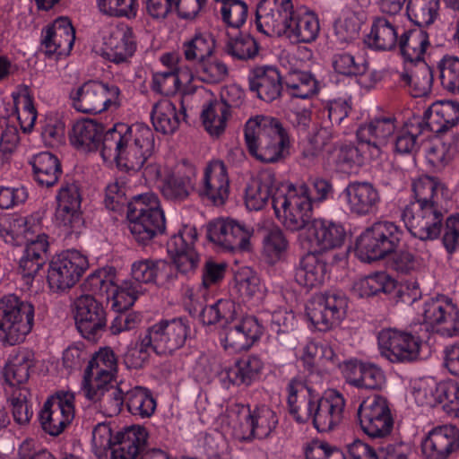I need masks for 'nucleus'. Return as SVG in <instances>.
Masks as SVG:
<instances>
[{
  "label": "nucleus",
  "instance_id": "nucleus-1",
  "mask_svg": "<svg viewBox=\"0 0 459 459\" xmlns=\"http://www.w3.org/2000/svg\"><path fill=\"white\" fill-rule=\"evenodd\" d=\"M290 412L298 422L312 420L316 430H333L344 419L345 400L334 389L320 396L300 377L291 378L287 385Z\"/></svg>",
  "mask_w": 459,
  "mask_h": 459
},
{
  "label": "nucleus",
  "instance_id": "nucleus-2",
  "mask_svg": "<svg viewBox=\"0 0 459 459\" xmlns=\"http://www.w3.org/2000/svg\"><path fill=\"white\" fill-rule=\"evenodd\" d=\"M101 157L126 171L137 172L154 152L152 130L143 123H117L106 131Z\"/></svg>",
  "mask_w": 459,
  "mask_h": 459
},
{
  "label": "nucleus",
  "instance_id": "nucleus-3",
  "mask_svg": "<svg viewBox=\"0 0 459 459\" xmlns=\"http://www.w3.org/2000/svg\"><path fill=\"white\" fill-rule=\"evenodd\" d=\"M244 134L249 153L262 162H279L289 154L290 138L277 118L265 116L250 118Z\"/></svg>",
  "mask_w": 459,
  "mask_h": 459
},
{
  "label": "nucleus",
  "instance_id": "nucleus-4",
  "mask_svg": "<svg viewBox=\"0 0 459 459\" xmlns=\"http://www.w3.org/2000/svg\"><path fill=\"white\" fill-rule=\"evenodd\" d=\"M128 229L134 238L142 245L148 244L166 229L164 212L154 194L133 197L127 211Z\"/></svg>",
  "mask_w": 459,
  "mask_h": 459
},
{
  "label": "nucleus",
  "instance_id": "nucleus-5",
  "mask_svg": "<svg viewBox=\"0 0 459 459\" xmlns=\"http://www.w3.org/2000/svg\"><path fill=\"white\" fill-rule=\"evenodd\" d=\"M273 208L279 221L289 230L304 229L312 218L313 206L307 184L287 185L276 192Z\"/></svg>",
  "mask_w": 459,
  "mask_h": 459
},
{
  "label": "nucleus",
  "instance_id": "nucleus-6",
  "mask_svg": "<svg viewBox=\"0 0 459 459\" xmlns=\"http://www.w3.org/2000/svg\"><path fill=\"white\" fill-rule=\"evenodd\" d=\"M403 230L393 221H379L367 228L356 240L359 257L370 263L392 254L399 247Z\"/></svg>",
  "mask_w": 459,
  "mask_h": 459
},
{
  "label": "nucleus",
  "instance_id": "nucleus-7",
  "mask_svg": "<svg viewBox=\"0 0 459 459\" xmlns=\"http://www.w3.org/2000/svg\"><path fill=\"white\" fill-rule=\"evenodd\" d=\"M35 307L15 294L0 299V332L11 345L22 342L34 325Z\"/></svg>",
  "mask_w": 459,
  "mask_h": 459
},
{
  "label": "nucleus",
  "instance_id": "nucleus-8",
  "mask_svg": "<svg viewBox=\"0 0 459 459\" xmlns=\"http://www.w3.org/2000/svg\"><path fill=\"white\" fill-rule=\"evenodd\" d=\"M120 89L113 83L90 80L69 93L72 106L79 112L100 114L120 106Z\"/></svg>",
  "mask_w": 459,
  "mask_h": 459
},
{
  "label": "nucleus",
  "instance_id": "nucleus-9",
  "mask_svg": "<svg viewBox=\"0 0 459 459\" xmlns=\"http://www.w3.org/2000/svg\"><path fill=\"white\" fill-rule=\"evenodd\" d=\"M92 450L99 458L135 459L145 449L148 432H91Z\"/></svg>",
  "mask_w": 459,
  "mask_h": 459
},
{
  "label": "nucleus",
  "instance_id": "nucleus-10",
  "mask_svg": "<svg viewBox=\"0 0 459 459\" xmlns=\"http://www.w3.org/2000/svg\"><path fill=\"white\" fill-rule=\"evenodd\" d=\"M192 333V322L187 316L161 319L146 331L148 342L159 355L172 354L182 348Z\"/></svg>",
  "mask_w": 459,
  "mask_h": 459
},
{
  "label": "nucleus",
  "instance_id": "nucleus-11",
  "mask_svg": "<svg viewBox=\"0 0 459 459\" xmlns=\"http://www.w3.org/2000/svg\"><path fill=\"white\" fill-rule=\"evenodd\" d=\"M89 267L85 255L75 249H68L55 255L49 263L47 281L54 292H64L81 279Z\"/></svg>",
  "mask_w": 459,
  "mask_h": 459
},
{
  "label": "nucleus",
  "instance_id": "nucleus-12",
  "mask_svg": "<svg viewBox=\"0 0 459 459\" xmlns=\"http://www.w3.org/2000/svg\"><path fill=\"white\" fill-rule=\"evenodd\" d=\"M348 299L342 291L330 290L313 298L307 307V314L319 331H327L345 317Z\"/></svg>",
  "mask_w": 459,
  "mask_h": 459
},
{
  "label": "nucleus",
  "instance_id": "nucleus-13",
  "mask_svg": "<svg viewBox=\"0 0 459 459\" xmlns=\"http://www.w3.org/2000/svg\"><path fill=\"white\" fill-rule=\"evenodd\" d=\"M422 316L425 324L442 337L459 335V307L444 295L429 299L423 304Z\"/></svg>",
  "mask_w": 459,
  "mask_h": 459
},
{
  "label": "nucleus",
  "instance_id": "nucleus-14",
  "mask_svg": "<svg viewBox=\"0 0 459 459\" xmlns=\"http://www.w3.org/2000/svg\"><path fill=\"white\" fill-rule=\"evenodd\" d=\"M444 213V205L406 206L401 217L413 237L426 241L439 237Z\"/></svg>",
  "mask_w": 459,
  "mask_h": 459
},
{
  "label": "nucleus",
  "instance_id": "nucleus-15",
  "mask_svg": "<svg viewBox=\"0 0 459 459\" xmlns=\"http://www.w3.org/2000/svg\"><path fill=\"white\" fill-rule=\"evenodd\" d=\"M377 341L383 357L393 363H403L418 359L423 337L389 328L378 333Z\"/></svg>",
  "mask_w": 459,
  "mask_h": 459
},
{
  "label": "nucleus",
  "instance_id": "nucleus-16",
  "mask_svg": "<svg viewBox=\"0 0 459 459\" xmlns=\"http://www.w3.org/2000/svg\"><path fill=\"white\" fill-rule=\"evenodd\" d=\"M196 239V229L186 225L167 243L168 252L172 257L177 272L186 279L195 273L201 261L194 247Z\"/></svg>",
  "mask_w": 459,
  "mask_h": 459
},
{
  "label": "nucleus",
  "instance_id": "nucleus-17",
  "mask_svg": "<svg viewBox=\"0 0 459 459\" xmlns=\"http://www.w3.org/2000/svg\"><path fill=\"white\" fill-rule=\"evenodd\" d=\"M253 229L233 219H218L209 223L207 238L228 251H248Z\"/></svg>",
  "mask_w": 459,
  "mask_h": 459
},
{
  "label": "nucleus",
  "instance_id": "nucleus-18",
  "mask_svg": "<svg viewBox=\"0 0 459 459\" xmlns=\"http://www.w3.org/2000/svg\"><path fill=\"white\" fill-rule=\"evenodd\" d=\"M75 325L82 336L95 341L107 325V314L102 302L93 295L78 297L74 303Z\"/></svg>",
  "mask_w": 459,
  "mask_h": 459
},
{
  "label": "nucleus",
  "instance_id": "nucleus-19",
  "mask_svg": "<svg viewBox=\"0 0 459 459\" xmlns=\"http://www.w3.org/2000/svg\"><path fill=\"white\" fill-rule=\"evenodd\" d=\"M292 13L291 0H261L255 13L257 30L265 35L283 36Z\"/></svg>",
  "mask_w": 459,
  "mask_h": 459
},
{
  "label": "nucleus",
  "instance_id": "nucleus-20",
  "mask_svg": "<svg viewBox=\"0 0 459 459\" xmlns=\"http://www.w3.org/2000/svg\"><path fill=\"white\" fill-rule=\"evenodd\" d=\"M56 222L67 230L78 231L83 224L81 212L82 195L79 186L74 182L63 183L56 194Z\"/></svg>",
  "mask_w": 459,
  "mask_h": 459
},
{
  "label": "nucleus",
  "instance_id": "nucleus-21",
  "mask_svg": "<svg viewBox=\"0 0 459 459\" xmlns=\"http://www.w3.org/2000/svg\"><path fill=\"white\" fill-rule=\"evenodd\" d=\"M348 211L357 217L376 214L381 204L378 189L368 181H351L341 194Z\"/></svg>",
  "mask_w": 459,
  "mask_h": 459
},
{
  "label": "nucleus",
  "instance_id": "nucleus-22",
  "mask_svg": "<svg viewBox=\"0 0 459 459\" xmlns=\"http://www.w3.org/2000/svg\"><path fill=\"white\" fill-rule=\"evenodd\" d=\"M74 395L57 393L50 396L39 413L42 430H65L74 418Z\"/></svg>",
  "mask_w": 459,
  "mask_h": 459
},
{
  "label": "nucleus",
  "instance_id": "nucleus-23",
  "mask_svg": "<svg viewBox=\"0 0 459 459\" xmlns=\"http://www.w3.org/2000/svg\"><path fill=\"white\" fill-rule=\"evenodd\" d=\"M195 168L184 161L168 174L160 186L162 196L173 203L186 201L195 189Z\"/></svg>",
  "mask_w": 459,
  "mask_h": 459
},
{
  "label": "nucleus",
  "instance_id": "nucleus-24",
  "mask_svg": "<svg viewBox=\"0 0 459 459\" xmlns=\"http://www.w3.org/2000/svg\"><path fill=\"white\" fill-rule=\"evenodd\" d=\"M135 49L133 30L127 24L111 26L103 37L102 56L115 64L127 62Z\"/></svg>",
  "mask_w": 459,
  "mask_h": 459
},
{
  "label": "nucleus",
  "instance_id": "nucleus-25",
  "mask_svg": "<svg viewBox=\"0 0 459 459\" xmlns=\"http://www.w3.org/2000/svg\"><path fill=\"white\" fill-rule=\"evenodd\" d=\"M75 40V30L66 17L57 18L41 31L40 49L48 56L70 53Z\"/></svg>",
  "mask_w": 459,
  "mask_h": 459
},
{
  "label": "nucleus",
  "instance_id": "nucleus-26",
  "mask_svg": "<svg viewBox=\"0 0 459 459\" xmlns=\"http://www.w3.org/2000/svg\"><path fill=\"white\" fill-rule=\"evenodd\" d=\"M198 193L202 199L214 205L225 204L230 195V179L221 160H212L207 165Z\"/></svg>",
  "mask_w": 459,
  "mask_h": 459
},
{
  "label": "nucleus",
  "instance_id": "nucleus-27",
  "mask_svg": "<svg viewBox=\"0 0 459 459\" xmlns=\"http://www.w3.org/2000/svg\"><path fill=\"white\" fill-rule=\"evenodd\" d=\"M396 129V118L394 116H379L371 119L368 123L360 125L357 129L358 141L367 143L369 147V157L377 159L380 157L382 148L387 139L393 135Z\"/></svg>",
  "mask_w": 459,
  "mask_h": 459
},
{
  "label": "nucleus",
  "instance_id": "nucleus-28",
  "mask_svg": "<svg viewBox=\"0 0 459 459\" xmlns=\"http://www.w3.org/2000/svg\"><path fill=\"white\" fill-rule=\"evenodd\" d=\"M342 372L348 384L360 389L377 391L385 383L383 370L371 362L346 360L342 362Z\"/></svg>",
  "mask_w": 459,
  "mask_h": 459
},
{
  "label": "nucleus",
  "instance_id": "nucleus-29",
  "mask_svg": "<svg viewBox=\"0 0 459 459\" xmlns=\"http://www.w3.org/2000/svg\"><path fill=\"white\" fill-rule=\"evenodd\" d=\"M249 90L260 100L271 103L284 91L283 78L275 66L255 67L248 75Z\"/></svg>",
  "mask_w": 459,
  "mask_h": 459
},
{
  "label": "nucleus",
  "instance_id": "nucleus-30",
  "mask_svg": "<svg viewBox=\"0 0 459 459\" xmlns=\"http://www.w3.org/2000/svg\"><path fill=\"white\" fill-rule=\"evenodd\" d=\"M117 368V359L109 347L100 349L85 369L82 389L91 387L99 388L100 385H109L113 380Z\"/></svg>",
  "mask_w": 459,
  "mask_h": 459
},
{
  "label": "nucleus",
  "instance_id": "nucleus-31",
  "mask_svg": "<svg viewBox=\"0 0 459 459\" xmlns=\"http://www.w3.org/2000/svg\"><path fill=\"white\" fill-rule=\"evenodd\" d=\"M361 430H391L394 420L386 401L374 394L363 400L358 409Z\"/></svg>",
  "mask_w": 459,
  "mask_h": 459
},
{
  "label": "nucleus",
  "instance_id": "nucleus-32",
  "mask_svg": "<svg viewBox=\"0 0 459 459\" xmlns=\"http://www.w3.org/2000/svg\"><path fill=\"white\" fill-rule=\"evenodd\" d=\"M105 136L103 125L90 118L76 121L69 133L71 144L82 152L99 151L101 154Z\"/></svg>",
  "mask_w": 459,
  "mask_h": 459
},
{
  "label": "nucleus",
  "instance_id": "nucleus-33",
  "mask_svg": "<svg viewBox=\"0 0 459 459\" xmlns=\"http://www.w3.org/2000/svg\"><path fill=\"white\" fill-rule=\"evenodd\" d=\"M345 236V230L342 224L325 219L312 221L308 229L311 247L319 254L340 247Z\"/></svg>",
  "mask_w": 459,
  "mask_h": 459
},
{
  "label": "nucleus",
  "instance_id": "nucleus-34",
  "mask_svg": "<svg viewBox=\"0 0 459 459\" xmlns=\"http://www.w3.org/2000/svg\"><path fill=\"white\" fill-rule=\"evenodd\" d=\"M327 275V264L322 255L312 250L303 255L295 268L294 279L303 287L321 286Z\"/></svg>",
  "mask_w": 459,
  "mask_h": 459
},
{
  "label": "nucleus",
  "instance_id": "nucleus-35",
  "mask_svg": "<svg viewBox=\"0 0 459 459\" xmlns=\"http://www.w3.org/2000/svg\"><path fill=\"white\" fill-rule=\"evenodd\" d=\"M48 241L46 234H39L35 240L26 244L22 256L19 261V273L27 284L45 264L48 258Z\"/></svg>",
  "mask_w": 459,
  "mask_h": 459
},
{
  "label": "nucleus",
  "instance_id": "nucleus-36",
  "mask_svg": "<svg viewBox=\"0 0 459 459\" xmlns=\"http://www.w3.org/2000/svg\"><path fill=\"white\" fill-rule=\"evenodd\" d=\"M425 129L435 133H444L459 123V103L439 101L433 103L421 117Z\"/></svg>",
  "mask_w": 459,
  "mask_h": 459
},
{
  "label": "nucleus",
  "instance_id": "nucleus-37",
  "mask_svg": "<svg viewBox=\"0 0 459 459\" xmlns=\"http://www.w3.org/2000/svg\"><path fill=\"white\" fill-rule=\"evenodd\" d=\"M284 185L281 184L272 170L262 171L255 186L247 191L246 205L247 209L258 211L264 208L268 201L273 204L276 192L283 190Z\"/></svg>",
  "mask_w": 459,
  "mask_h": 459
},
{
  "label": "nucleus",
  "instance_id": "nucleus-38",
  "mask_svg": "<svg viewBox=\"0 0 459 459\" xmlns=\"http://www.w3.org/2000/svg\"><path fill=\"white\" fill-rule=\"evenodd\" d=\"M399 36L394 22L387 17H374L369 33L365 39L367 46L377 51H391L397 47Z\"/></svg>",
  "mask_w": 459,
  "mask_h": 459
},
{
  "label": "nucleus",
  "instance_id": "nucleus-39",
  "mask_svg": "<svg viewBox=\"0 0 459 459\" xmlns=\"http://www.w3.org/2000/svg\"><path fill=\"white\" fill-rule=\"evenodd\" d=\"M415 202L407 206L444 205L447 189L436 178L422 176L412 183Z\"/></svg>",
  "mask_w": 459,
  "mask_h": 459
},
{
  "label": "nucleus",
  "instance_id": "nucleus-40",
  "mask_svg": "<svg viewBox=\"0 0 459 459\" xmlns=\"http://www.w3.org/2000/svg\"><path fill=\"white\" fill-rule=\"evenodd\" d=\"M180 105H182V101H180ZM185 117L184 107L181 106L178 110L176 104L169 100L157 102L151 112V119L155 130L164 134L175 133Z\"/></svg>",
  "mask_w": 459,
  "mask_h": 459
},
{
  "label": "nucleus",
  "instance_id": "nucleus-41",
  "mask_svg": "<svg viewBox=\"0 0 459 459\" xmlns=\"http://www.w3.org/2000/svg\"><path fill=\"white\" fill-rule=\"evenodd\" d=\"M459 449V432H429L421 442L426 459H446Z\"/></svg>",
  "mask_w": 459,
  "mask_h": 459
},
{
  "label": "nucleus",
  "instance_id": "nucleus-42",
  "mask_svg": "<svg viewBox=\"0 0 459 459\" xmlns=\"http://www.w3.org/2000/svg\"><path fill=\"white\" fill-rule=\"evenodd\" d=\"M29 164L32 168L34 180L42 186H53L62 174L59 160L48 152L35 154L30 158Z\"/></svg>",
  "mask_w": 459,
  "mask_h": 459
},
{
  "label": "nucleus",
  "instance_id": "nucleus-43",
  "mask_svg": "<svg viewBox=\"0 0 459 459\" xmlns=\"http://www.w3.org/2000/svg\"><path fill=\"white\" fill-rule=\"evenodd\" d=\"M229 417H237L239 420V428L250 430L256 429L273 430L278 423L276 413L266 405L255 407L253 411L249 407L242 406L238 412L231 411Z\"/></svg>",
  "mask_w": 459,
  "mask_h": 459
},
{
  "label": "nucleus",
  "instance_id": "nucleus-44",
  "mask_svg": "<svg viewBox=\"0 0 459 459\" xmlns=\"http://www.w3.org/2000/svg\"><path fill=\"white\" fill-rule=\"evenodd\" d=\"M33 353L26 349L14 351L5 364L4 377L11 387H22L30 377L33 366Z\"/></svg>",
  "mask_w": 459,
  "mask_h": 459
},
{
  "label": "nucleus",
  "instance_id": "nucleus-45",
  "mask_svg": "<svg viewBox=\"0 0 459 459\" xmlns=\"http://www.w3.org/2000/svg\"><path fill=\"white\" fill-rule=\"evenodd\" d=\"M397 46L405 62H423V56L429 46V34L421 28L405 30L399 37Z\"/></svg>",
  "mask_w": 459,
  "mask_h": 459
},
{
  "label": "nucleus",
  "instance_id": "nucleus-46",
  "mask_svg": "<svg viewBox=\"0 0 459 459\" xmlns=\"http://www.w3.org/2000/svg\"><path fill=\"white\" fill-rule=\"evenodd\" d=\"M284 91L290 98L307 100L319 91L318 82L310 72L293 69L283 77Z\"/></svg>",
  "mask_w": 459,
  "mask_h": 459
},
{
  "label": "nucleus",
  "instance_id": "nucleus-47",
  "mask_svg": "<svg viewBox=\"0 0 459 459\" xmlns=\"http://www.w3.org/2000/svg\"><path fill=\"white\" fill-rule=\"evenodd\" d=\"M126 385H100L99 388L88 387L82 389L84 395L94 403L100 401L109 414H118L124 404L126 405Z\"/></svg>",
  "mask_w": 459,
  "mask_h": 459
},
{
  "label": "nucleus",
  "instance_id": "nucleus-48",
  "mask_svg": "<svg viewBox=\"0 0 459 459\" xmlns=\"http://www.w3.org/2000/svg\"><path fill=\"white\" fill-rule=\"evenodd\" d=\"M288 24L290 26L283 35L295 42L310 43L316 40L320 30L318 19L312 13L293 11Z\"/></svg>",
  "mask_w": 459,
  "mask_h": 459
},
{
  "label": "nucleus",
  "instance_id": "nucleus-49",
  "mask_svg": "<svg viewBox=\"0 0 459 459\" xmlns=\"http://www.w3.org/2000/svg\"><path fill=\"white\" fill-rule=\"evenodd\" d=\"M263 369V362L257 356H249L235 366L221 372V379L235 385H250L255 381Z\"/></svg>",
  "mask_w": 459,
  "mask_h": 459
},
{
  "label": "nucleus",
  "instance_id": "nucleus-50",
  "mask_svg": "<svg viewBox=\"0 0 459 459\" xmlns=\"http://www.w3.org/2000/svg\"><path fill=\"white\" fill-rule=\"evenodd\" d=\"M425 130L420 117H413L398 131L394 141V151L403 155H414L420 149L419 137Z\"/></svg>",
  "mask_w": 459,
  "mask_h": 459
},
{
  "label": "nucleus",
  "instance_id": "nucleus-51",
  "mask_svg": "<svg viewBox=\"0 0 459 459\" xmlns=\"http://www.w3.org/2000/svg\"><path fill=\"white\" fill-rule=\"evenodd\" d=\"M412 70H405L400 74V82L408 86L414 98L428 95L432 87L433 70L427 63H416Z\"/></svg>",
  "mask_w": 459,
  "mask_h": 459
},
{
  "label": "nucleus",
  "instance_id": "nucleus-52",
  "mask_svg": "<svg viewBox=\"0 0 459 459\" xmlns=\"http://www.w3.org/2000/svg\"><path fill=\"white\" fill-rule=\"evenodd\" d=\"M193 79V74L187 69L169 68L153 74L152 89L162 95H171L178 91L181 84L190 83Z\"/></svg>",
  "mask_w": 459,
  "mask_h": 459
},
{
  "label": "nucleus",
  "instance_id": "nucleus-53",
  "mask_svg": "<svg viewBox=\"0 0 459 459\" xmlns=\"http://www.w3.org/2000/svg\"><path fill=\"white\" fill-rule=\"evenodd\" d=\"M395 289V281L385 272L358 279L353 282L351 291L358 298H368L380 292L391 293Z\"/></svg>",
  "mask_w": 459,
  "mask_h": 459
},
{
  "label": "nucleus",
  "instance_id": "nucleus-54",
  "mask_svg": "<svg viewBox=\"0 0 459 459\" xmlns=\"http://www.w3.org/2000/svg\"><path fill=\"white\" fill-rule=\"evenodd\" d=\"M216 47V41L212 33L198 31L182 45L185 59L195 62L197 65L206 58L212 56Z\"/></svg>",
  "mask_w": 459,
  "mask_h": 459
},
{
  "label": "nucleus",
  "instance_id": "nucleus-55",
  "mask_svg": "<svg viewBox=\"0 0 459 459\" xmlns=\"http://www.w3.org/2000/svg\"><path fill=\"white\" fill-rule=\"evenodd\" d=\"M0 234L7 244L21 246L30 240L31 235L24 217L6 215L0 219Z\"/></svg>",
  "mask_w": 459,
  "mask_h": 459
},
{
  "label": "nucleus",
  "instance_id": "nucleus-56",
  "mask_svg": "<svg viewBox=\"0 0 459 459\" xmlns=\"http://www.w3.org/2000/svg\"><path fill=\"white\" fill-rule=\"evenodd\" d=\"M128 411L141 418L151 417L156 409V401L150 391L142 386H134L126 392Z\"/></svg>",
  "mask_w": 459,
  "mask_h": 459
},
{
  "label": "nucleus",
  "instance_id": "nucleus-57",
  "mask_svg": "<svg viewBox=\"0 0 459 459\" xmlns=\"http://www.w3.org/2000/svg\"><path fill=\"white\" fill-rule=\"evenodd\" d=\"M331 64L336 74L350 78L363 75L368 68V62L362 56L346 51L334 53Z\"/></svg>",
  "mask_w": 459,
  "mask_h": 459
},
{
  "label": "nucleus",
  "instance_id": "nucleus-58",
  "mask_svg": "<svg viewBox=\"0 0 459 459\" xmlns=\"http://www.w3.org/2000/svg\"><path fill=\"white\" fill-rule=\"evenodd\" d=\"M229 116L225 106L217 100L204 105L201 113L204 126L212 136H219L224 132Z\"/></svg>",
  "mask_w": 459,
  "mask_h": 459
},
{
  "label": "nucleus",
  "instance_id": "nucleus-59",
  "mask_svg": "<svg viewBox=\"0 0 459 459\" xmlns=\"http://www.w3.org/2000/svg\"><path fill=\"white\" fill-rule=\"evenodd\" d=\"M439 0H409L406 13L419 28L432 24L437 15Z\"/></svg>",
  "mask_w": 459,
  "mask_h": 459
},
{
  "label": "nucleus",
  "instance_id": "nucleus-60",
  "mask_svg": "<svg viewBox=\"0 0 459 459\" xmlns=\"http://www.w3.org/2000/svg\"><path fill=\"white\" fill-rule=\"evenodd\" d=\"M259 46L249 34H239L230 38L225 45V52L238 60L253 59L257 56Z\"/></svg>",
  "mask_w": 459,
  "mask_h": 459
},
{
  "label": "nucleus",
  "instance_id": "nucleus-61",
  "mask_svg": "<svg viewBox=\"0 0 459 459\" xmlns=\"http://www.w3.org/2000/svg\"><path fill=\"white\" fill-rule=\"evenodd\" d=\"M440 83L444 89L459 93V58L444 56L437 63Z\"/></svg>",
  "mask_w": 459,
  "mask_h": 459
},
{
  "label": "nucleus",
  "instance_id": "nucleus-62",
  "mask_svg": "<svg viewBox=\"0 0 459 459\" xmlns=\"http://www.w3.org/2000/svg\"><path fill=\"white\" fill-rule=\"evenodd\" d=\"M14 112L23 133H30L37 119V110L30 95L13 94Z\"/></svg>",
  "mask_w": 459,
  "mask_h": 459
},
{
  "label": "nucleus",
  "instance_id": "nucleus-63",
  "mask_svg": "<svg viewBox=\"0 0 459 459\" xmlns=\"http://www.w3.org/2000/svg\"><path fill=\"white\" fill-rule=\"evenodd\" d=\"M110 271V269L102 268L90 274L83 283L85 290L108 300L110 291L115 290L114 274Z\"/></svg>",
  "mask_w": 459,
  "mask_h": 459
},
{
  "label": "nucleus",
  "instance_id": "nucleus-64",
  "mask_svg": "<svg viewBox=\"0 0 459 459\" xmlns=\"http://www.w3.org/2000/svg\"><path fill=\"white\" fill-rule=\"evenodd\" d=\"M196 74L200 81L214 84L223 82L229 75L227 65L218 58H206L197 65Z\"/></svg>",
  "mask_w": 459,
  "mask_h": 459
}]
</instances>
